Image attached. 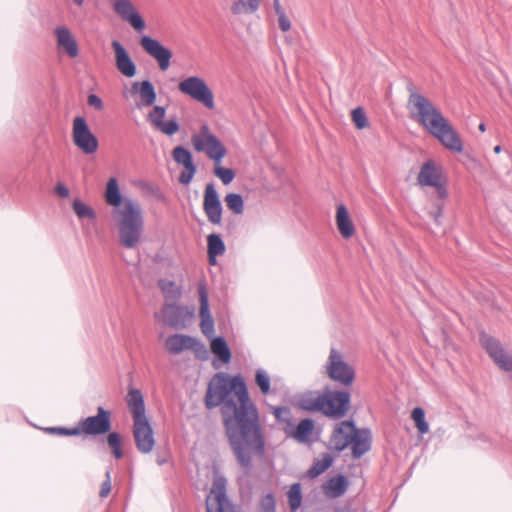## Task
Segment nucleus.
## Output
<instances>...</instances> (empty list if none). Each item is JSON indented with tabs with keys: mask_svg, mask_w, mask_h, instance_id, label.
Here are the masks:
<instances>
[{
	"mask_svg": "<svg viewBox=\"0 0 512 512\" xmlns=\"http://www.w3.org/2000/svg\"><path fill=\"white\" fill-rule=\"evenodd\" d=\"M333 463V457L327 453L315 460L307 474L310 478H315L324 473Z\"/></svg>",
	"mask_w": 512,
	"mask_h": 512,
	"instance_id": "obj_33",
	"label": "nucleus"
},
{
	"mask_svg": "<svg viewBox=\"0 0 512 512\" xmlns=\"http://www.w3.org/2000/svg\"><path fill=\"white\" fill-rule=\"evenodd\" d=\"M326 373L330 379L343 386H350L355 379V370L344 358V355L336 348H331L326 363Z\"/></svg>",
	"mask_w": 512,
	"mask_h": 512,
	"instance_id": "obj_5",
	"label": "nucleus"
},
{
	"mask_svg": "<svg viewBox=\"0 0 512 512\" xmlns=\"http://www.w3.org/2000/svg\"><path fill=\"white\" fill-rule=\"evenodd\" d=\"M139 187L143 190L152 192L154 190V187L152 184L148 182H140Z\"/></svg>",
	"mask_w": 512,
	"mask_h": 512,
	"instance_id": "obj_54",
	"label": "nucleus"
},
{
	"mask_svg": "<svg viewBox=\"0 0 512 512\" xmlns=\"http://www.w3.org/2000/svg\"><path fill=\"white\" fill-rule=\"evenodd\" d=\"M104 198L114 207L112 216L118 230L119 244L134 249L142 240L144 219L141 205L136 200L122 197L118 181L112 177L106 184Z\"/></svg>",
	"mask_w": 512,
	"mask_h": 512,
	"instance_id": "obj_2",
	"label": "nucleus"
},
{
	"mask_svg": "<svg viewBox=\"0 0 512 512\" xmlns=\"http://www.w3.org/2000/svg\"><path fill=\"white\" fill-rule=\"evenodd\" d=\"M87 103L89 106H91L99 111L104 108L102 99L99 96H97L96 94H90L87 98Z\"/></svg>",
	"mask_w": 512,
	"mask_h": 512,
	"instance_id": "obj_49",
	"label": "nucleus"
},
{
	"mask_svg": "<svg viewBox=\"0 0 512 512\" xmlns=\"http://www.w3.org/2000/svg\"><path fill=\"white\" fill-rule=\"evenodd\" d=\"M132 91L139 93L140 105L142 106H152L156 101L155 89L148 80L133 83Z\"/></svg>",
	"mask_w": 512,
	"mask_h": 512,
	"instance_id": "obj_29",
	"label": "nucleus"
},
{
	"mask_svg": "<svg viewBox=\"0 0 512 512\" xmlns=\"http://www.w3.org/2000/svg\"><path fill=\"white\" fill-rule=\"evenodd\" d=\"M479 343L499 369L506 372L512 371V354L506 351L500 340L481 332Z\"/></svg>",
	"mask_w": 512,
	"mask_h": 512,
	"instance_id": "obj_7",
	"label": "nucleus"
},
{
	"mask_svg": "<svg viewBox=\"0 0 512 512\" xmlns=\"http://www.w3.org/2000/svg\"><path fill=\"white\" fill-rule=\"evenodd\" d=\"M411 418L421 434H426L429 431V425L425 420V412L421 407H416L412 410Z\"/></svg>",
	"mask_w": 512,
	"mask_h": 512,
	"instance_id": "obj_38",
	"label": "nucleus"
},
{
	"mask_svg": "<svg viewBox=\"0 0 512 512\" xmlns=\"http://www.w3.org/2000/svg\"><path fill=\"white\" fill-rule=\"evenodd\" d=\"M287 496L291 512H296L302 503L301 485L299 483L291 485Z\"/></svg>",
	"mask_w": 512,
	"mask_h": 512,
	"instance_id": "obj_37",
	"label": "nucleus"
},
{
	"mask_svg": "<svg viewBox=\"0 0 512 512\" xmlns=\"http://www.w3.org/2000/svg\"><path fill=\"white\" fill-rule=\"evenodd\" d=\"M274 416L276 417V419L282 423H285L286 424V427L285 428H288L289 429V425L290 422H289V419H290V410L286 407H276L274 408Z\"/></svg>",
	"mask_w": 512,
	"mask_h": 512,
	"instance_id": "obj_46",
	"label": "nucleus"
},
{
	"mask_svg": "<svg viewBox=\"0 0 512 512\" xmlns=\"http://www.w3.org/2000/svg\"><path fill=\"white\" fill-rule=\"evenodd\" d=\"M77 428H80V434L93 436L106 434L111 429V412L99 406L97 414L83 418Z\"/></svg>",
	"mask_w": 512,
	"mask_h": 512,
	"instance_id": "obj_12",
	"label": "nucleus"
},
{
	"mask_svg": "<svg viewBox=\"0 0 512 512\" xmlns=\"http://www.w3.org/2000/svg\"><path fill=\"white\" fill-rule=\"evenodd\" d=\"M59 51L66 53L70 58H76L79 55V47L75 37L66 26H58L54 30Z\"/></svg>",
	"mask_w": 512,
	"mask_h": 512,
	"instance_id": "obj_20",
	"label": "nucleus"
},
{
	"mask_svg": "<svg viewBox=\"0 0 512 512\" xmlns=\"http://www.w3.org/2000/svg\"><path fill=\"white\" fill-rule=\"evenodd\" d=\"M108 446L111 448L112 453L116 459L123 457L122 440L120 434L117 432H111L107 436Z\"/></svg>",
	"mask_w": 512,
	"mask_h": 512,
	"instance_id": "obj_39",
	"label": "nucleus"
},
{
	"mask_svg": "<svg viewBox=\"0 0 512 512\" xmlns=\"http://www.w3.org/2000/svg\"><path fill=\"white\" fill-rule=\"evenodd\" d=\"M351 118L357 129H365L369 126L368 118L361 107H357L351 112Z\"/></svg>",
	"mask_w": 512,
	"mask_h": 512,
	"instance_id": "obj_40",
	"label": "nucleus"
},
{
	"mask_svg": "<svg viewBox=\"0 0 512 512\" xmlns=\"http://www.w3.org/2000/svg\"><path fill=\"white\" fill-rule=\"evenodd\" d=\"M260 508L262 512H273L275 509V499L272 494L264 495L260 500Z\"/></svg>",
	"mask_w": 512,
	"mask_h": 512,
	"instance_id": "obj_47",
	"label": "nucleus"
},
{
	"mask_svg": "<svg viewBox=\"0 0 512 512\" xmlns=\"http://www.w3.org/2000/svg\"><path fill=\"white\" fill-rule=\"evenodd\" d=\"M335 223L343 238L349 239L355 235V226L352 222L349 211L344 204L337 205Z\"/></svg>",
	"mask_w": 512,
	"mask_h": 512,
	"instance_id": "obj_22",
	"label": "nucleus"
},
{
	"mask_svg": "<svg viewBox=\"0 0 512 512\" xmlns=\"http://www.w3.org/2000/svg\"><path fill=\"white\" fill-rule=\"evenodd\" d=\"M140 45L148 55L157 61L161 71H166L169 68L172 52L158 40L144 35L140 39Z\"/></svg>",
	"mask_w": 512,
	"mask_h": 512,
	"instance_id": "obj_15",
	"label": "nucleus"
},
{
	"mask_svg": "<svg viewBox=\"0 0 512 512\" xmlns=\"http://www.w3.org/2000/svg\"><path fill=\"white\" fill-rule=\"evenodd\" d=\"M255 382L262 394L267 395L270 393V377L264 370H257Z\"/></svg>",
	"mask_w": 512,
	"mask_h": 512,
	"instance_id": "obj_41",
	"label": "nucleus"
},
{
	"mask_svg": "<svg viewBox=\"0 0 512 512\" xmlns=\"http://www.w3.org/2000/svg\"><path fill=\"white\" fill-rule=\"evenodd\" d=\"M111 46L115 54V65L118 71L128 78L134 77L137 72L136 65L127 50L117 40L112 41Z\"/></svg>",
	"mask_w": 512,
	"mask_h": 512,
	"instance_id": "obj_19",
	"label": "nucleus"
},
{
	"mask_svg": "<svg viewBox=\"0 0 512 512\" xmlns=\"http://www.w3.org/2000/svg\"><path fill=\"white\" fill-rule=\"evenodd\" d=\"M299 406L306 411L321 412L332 418H341L349 410L350 394L346 391L309 392L299 399Z\"/></svg>",
	"mask_w": 512,
	"mask_h": 512,
	"instance_id": "obj_4",
	"label": "nucleus"
},
{
	"mask_svg": "<svg viewBox=\"0 0 512 512\" xmlns=\"http://www.w3.org/2000/svg\"><path fill=\"white\" fill-rule=\"evenodd\" d=\"M493 150H494V152H495L496 154H499V153L501 152L502 148H501V146H500V145H497V146H495V147H494V149H493Z\"/></svg>",
	"mask_w": 512,
	"mask_h": 512,
	"instance_id": "obj_58",
	"label": "nucleus"
},
{
	"mask_svg": "<svg viewBox=\"0 0 512 512\" xmlns=\"http://www.w3.org/2000/svg\"><path fill=\"white\" fill-rule=\"evenodd\" d=\"M356 427L352 421H342L335 425L329 438V446L336 451L347 448L351 441Z\"/></svg>",
	"mask_w": 512,
	"mask_h": 512,
	"instance_id": "obj_17",
	"label": "nucleus"
},
{
	"mask_svg": "<svg viewBox=\"0 0 512 512\" xmlns=\"http://www.w3.org/2000/svg\"><path fill=\"white\" fill-rule=\"evenodd\" d=\"M352 454L355 458L361 457L367 451H369L371 446V434L367 429H357L355 430L352 441L350 443Z\"/></svg>",
	"mask_w": 512,
	"mask_h": 512,
	"instance_id": "obj_27",
	"label": "nucleus"
},
{
	"mask_svg": "<svg viewBox=\"0 0 512 512\" xmlns=\"http://www.w3.org/2000/svg\"><path fill=\"white\" fill-rule=\"evenodd\" d=\"M194 149L205 153L215 164H220L226 155V148L215 135L209 132L207 125L202 127L198 136H194Z\"/></svg>",
	"mask_w": 512,
	"mask_h": 512,
	"instance_id": "obj_8",
	"label": "nucleus"
},
{
	"mask_svg": "<svg viewBox=\"0 0 512 512\" xmlns=\"http://www.w3.org/2000/svg\"><path fill=\"white\" fill-rule=\"evenodd\" d=\"M72 209L79 219H96V212L92 207L84 203L81 199H74Z\"/></svg>",
	"mask_w": 512,
	"mask_h": 512,
	"instance_id": "obj_35",
	"label": "nucleus"
},
{
	"mask_svg": "<svg viewBox=\"0 0 512 512\" xmlns=\"http://www.w3.org/2000/svg\"><path fill=\"white\" fill-rule=\"evenodd\" d=\"M210 350L222 363L227 364L230 362L231 351L224 338H213L210 343Z\"/></svg>",
	"mask_w": 512,
	"mask_h": 512,
	"instance_id": "obj_31",
	"label": "nucleus"
},
{
	"mask_svg": "<svg viewBox=\"0 0 512 512\" xmlns=\"http://www.w3.org/2000/svg\"><path fill=\"white\" fill-rule=\"evenodd\" d=\"M407 107L410 116L446 149L456 153L463 151V142L457 131L426 97L419 93H411Z\"/></svg>",
	"mask_w": 512,
	"mask_h": 512,
	"instance_id": "obj_3",
	"label": "nucleus"
},
{
	"mask_svg": "<svg viewBox=\"0 0 512 512\" xmlns=\"http://www.w3.org/2000/svg\"><path fill=\"white\" fill-rule=\"evenodd\" d=\"M441 213H442V212H441V208H439V211H438V213H437V215H436V217H435V218H436V219H438V218L441 216Z\"/></svg>",
	"mask_w": 512,
	"mask_h": 512,
	"instance_id": "obj_59",
	"label": "nucleus"
},
{
	"mask_svg": "<svg viewBox=\"0 0 512 512\" xmlns=\"http://www.w3.org/2000/svg\"><path fill=\"white\" fill-rule=\"evenodd\" d=\"M226 207L234 214L241 215L244 212V200L240 194L228 193L224 198Z\"/></svg>",
	"mask_w": 512,
	"mask_h": 512,
	"instance_id": "obj_36",
	"label": "nucleus"
},
{
	"mask_svg": "<svg viewBox=\"0 0 512 512\" xmlns=\"http://www.w3.org/2000/svg\"><path fill=\"white\" fill-rule=\"evenodd\" d=\"M166 301L177 300L181 295V290L178 284L168 279H160L158 282Z\"/></svg>",
	"mask_w": 512,
	"mask_h": 512,
	"instance_id": "obj_34",
	"label": "nucleus"
},
{
	"mask_svg": "<svg viewBox=\"0 0 512 512\" xmlns=\"http://www.w3.org/2000/svg\"><path fill=\"white\" fill-rule=\"evenodd\" d=\"M203 210L208 221L213 225L222 223V206L219 195L213 183H208L203 195Z\"/></svg>",
	"mask_w": 512,
	"mask_h": 512,
	"instance_id": "obj_13",
	"label": "nucleus"
},
{
	"mask_svg": "<svg viewBox=\"0 0 512 512\" xmlns=\"http://www.w3.org/2000/svg\"><path fill=\"white\" fill-rule=\"evenodd\" d=\"M348 487V481L345 476L338 475L330 478L323 485V492L329 498H338L342 496Z\"/></svg>",
	"mask_w": 512,
	"mask_h": 512,
	"instance_id": "obj_28",
	"label": "nucleus"
},
{
	"mask_svg": "<svg viewBox=\"0 0 512 512\" xmlns=\"http://www.w3.org/2000/svg\"><path fill=\"white\" fill-rule=\"evenodd\" d=\"M112 6L114 12L124 21H127L136 31L144 30L145 22L131 0H112Z\"/></svg>",
	"mask_w": 512,
	"mask_h": 512,
	"instance_id": "obj_16",
	"label": "nucleus"
},
{
	"mask_svg": "<svg viewBox=\"0 0 512 512\" xmlns=\"http://www.w3.org/2000/svg\"><path fill=\"white\" fill-rule=\"evenodd\" d=\"M111 492V470L108 469L105 473V480L101 484V488L99 491V496L101 498H106Z\"/></svg>",
	"mask_w": 512,
	"mask_h": 512,
	"instance_id": "obj_48",
	"label": "nucleus"
},
{
	"mask_svg": "<svg viewBox=\"0 0 512 512\" xmlns=\"http://www.w3.org/2000/svg\"><path fill=\"white\" fill-rule=\"evenodd\" d=\"M126 402L132 414L133 421L147 419L143 395L139 389H130L126 397Z\"/></svg>",
	"mask_w": 512,
	"mask_h": 512,
	"instance_id": "obj_25",
	"label": "nucleus"
},
{
	"mask_svg": "<svg viewBox=\"0 0 512 512\" xmlns=\"http://www.w3.org/2000/svg\"><path fill=\"white\" fill-rule=\"evenodd\" d=\"M273 4H274V9H275L277 16L285 13L279 0H274Z\"/></svg>",
	"mask_w": 512,
	"mask_h": 512,
	"instance_id": "obj_53",
	"label": "nucleus"
},
{
	"mask_svg": "<svg viewBox=\"0 0 512 512\" xmlns=\"http://www.w3.org/2000/svg\"><path fill=\"white\" fill-rule=\"evenodd\" d=\"M166 109L162 106H154L152 111L148 114V120L155 128L158 126V122L164 121Z\"/></svg>",
	"mask_w": 512,
	"mask_h": 512,
	"instance_id": "obj_44",
	"label": "nucleus"
},
{
	"mask_svg": "<svg viewBox=\"0 0 512 512\" xmlns=\"http://www.w3.org/2000/svg\"><path fill=\"white\" fill-rule=\"evenodd\" d=\"M156 462L159 466H162L163 464H165L167 462V460L165 457L158 456L156 459Z\"/></svg>",
	"mask_w": 512,
	"mask_h": 512,
	"instance_id": "obj_55",
	"label": "nucleus"
},
{
	"mask_svg": "<svg viewBox=\"0 0 512 512\" xmlns=\"http://www.w3.org/2000/svg\"><path fill=\"white\" fill-rule=\"evenodd\" d=\"M194 101L202 104L209 111H213L216 107L212 89L198 77H194Z\"/></svg>",
	"mask_w": 512,
	"mask_h": 512,
	"instance_id": "obj_21",
	"label": "nucleus"
},
{
	"mask_svg": "<svg viewBox=\"0 0 512 512\" xmlns=\"http://www.w3.org/2000/svg\"><path fill=\"white\" fill-rule=\"evenodd\" d=\"M417 181L421 186L434 187L440 199H447L448 191L446 188V178L443 174L442 167L433 160H428L422 165Z\"/></svg>",
	"mask_w": 512,
	"mask_h": 512,
	"instance_id": "obj_6",
	"label": "nucleus"
},
{
	"mask_svg": "<svg viewBox=\"0 0 512 512\" xmlns=\"http://www.w3.org/2000/svg\"><path fill=\"white\" fill-rule=\"evenodd\" d=\"M73 2L76 6L81 7L84 4L85 0H73Z\"/></svg>",
	"mask_w": 512,
	"mask_h": 512,
	"instance_id": "obj_56",
	"label": "nucleus"
},
{
	"mask_svg": "<svg viewBox=\"0 0 512 512\" xmlns=\"http://www.w3.org/2000/svg\"><path fill=\"white\" fill-rule=\"evenodd\" d=\"M214 174L223 182V184L227 185L231 183L235 177V173L230 168H225L220 166L219 164H215Z\"/></svg>",
	"mask_w": 512,
	"mask_h": 512,
	"instance_id": "obj_42",
	"label": "nucleus"
},
{
	"mask_svg": "<svg viewBox=\"0 0 512 512\" xmlns=\"http://www.w3.org/2000/svg\"><path fill=\"white\" fill-rule=\"evenodd\" d=\"M259 8V0H233L231 12L235 15L250 14Z\"/></svg>",
	"mask_w": 512,
	"mask_h": 512,
	"instance_id": "obj_32",
	"label": "nucleus"
},
{
	"mask_svg": "<svg viewBox=\"0 0 512 512\" xmlns=\"http://www.w3.org/2000/svg\"><path fill=\"white\" fill-rule=\"evenodd\" d=\"M173 159L176 163L184 166V171L179 176L182 184H188L192 180V154L189 150L182 146H177L172 152Z\"/></svg>",
	"mask_w": 512,
	"mask_h": 512,
	"instance_id": "obj_23",
	"label": "nucleus"
},
{
	"mask_svg": "<svg viewBox=\"0 0 512 512\" xmlns=\"http://www.w3.org/2000/svg\"><path fill=\"white\" fill-rule=\"evenodd\" d=\"M226 247L218 234H210L207 237V253L210 265L217 264V257L225 253Z\"/></svg>",
	"mask_w": 512,
	"mask_h": 512,
	"instance_id": "obj_30",
	"label": "nucleus"
},
{
	"mask_svg": "<svg viewBox=\"0 0 512 512\" xmlns=\"http://www.w3.org/2000/svg\"><path fill=\"white\" fill-rule=\"evenodd\" d=\"M207 407L222 405L226 433L239 464L248 468L253 456L264 454L258 411L241 376L216 374L209 383Z\"/></svg>",
	"mask_w": 512,
	"mask_h": 512,
	"instance_id": "obj_1",
	"label": "nucleus"
},
{
	"mask_svg": "<svg viewBox=\"0 0 512 512\" xmlns=\"http://www.w3.org/2000/svg\"><path fill=\"white\" fill-rule=\"evenodd\" d=\"M315 425L311 419L301 420L295 427L289 425L284 428L285 433L299 443H308L311 440Z\"/></svg>",
	"mask_w": 512,
	"mask_h": 512,
	"instance_id": "obj_24",
	"label": "nucleus"
},
{
	"mask_svg": "<svg viewBox=\"0 0 512 512\" xmlns=\"http://www.w3.org/2000/svg\"><path fill=\"white\" fill-rule=\"evenodd\" d=\"M207 512H235L226 496V479L215 476L210 493L206 499Z\"/></svg>",
	"mask_w": 512,
	"mask_h": 512,
	"instance_id": "obj_10",
	"label": "nucleus"
},
{
	"mask_svg": "<svg viewBox=\"0 0 512 512\" xmlns=\"http://www.w3.org/2000/svg\"><path fill=\"white\" fill-rule=\"evenodd\" d=\"M45 431L49 434H56L61 436H77L80 434V428H65V427H47Z\"/></svg>",
	"mask_w": 512,
	"mask_h": 512,
	"instance_id": "obj_45",
	"label": "nucleus"
},
{
	"mask_svg": "<svg viewBox=\"0 0 512 512\" xmlns=\"http://www.w3.org/2000/svg\"><path fill=\"white\" fill-rule=\"evenodd\" d=\"M55 192L62 198H67L70 195L69 189L62 183L55 186Z\"/></svg>",
	"mask_w": 512,
	"mask_h": 512,
	"instance_id": "obj_52",
	"label": "nucleus"
},
{
	"mask_svg": "<svg viewBox=\"0 0 512 512\" xmlns=\"http://www.w3.org/2000/svg\"><path fill=\"white\" fill-rule=\"evenodd\" d=\"M179 88L183 93L192 96V77H188L182 81L179 85Z\"/></svg>",
	"mask_w": 512,
	"mask_h": 512,
	"instance_id": "obj_51",
	"label": "nucleus"
},
{
	"mask_svg": "<svg viewBox=\"0 0 512 512\" xmlns=\"http://www.w3.org/2000/svg\"><path fill=\"white\" fill-rule=\"evenodd\" d=\"M155 129L163 134L172 136L179 130V124L176 120L162 121L158 122V126Z\"/></svg>",
	"mask_w": 512,
	"mask_h": 512,
	"instance_id": "obj_43",
	"label": "nucleus"
},
{
	"mask_svg": "<svg viewBox=\"0 0 512 512\" xmlns=\"http://www.w3.org/2000/svg\"><path fill=\"white\" fill-rule=\"evenodd\" d=\"M198 296H199V317H200V329L201 332L211 338L214 334V319L209 310L208 303V292L203 284H198Z\"/></svg>",
	"mask_w": 512,
	"mask_h": 512,
	"instance_id": "obj_18",
	"label": "nucleus"
},
{
	"mask_svg": "<svg viewBox=\"0 0 512 512\" xmlns=\"http://www.w3.org/2000/svg\"><path fill=\"white\" fill-rule=\"evenodd\" d=\"M133 438L139 452L150 453L155 445L153 429L148 419L133 421Z\"/></svg>",
	"mask_w": 512,
	"mask_h": 512,
	"instance_id": "obj_14",
	"label": "nucleus"
},
{
	"mask_svg": "<svg viewBox=\"0 0 512 512\" xmlns=\"http://www.w3.org/2000/svg\"><path fill=\"white\" fill-rule=\"evenodd\" d=\"M155 318L169 327L181 329L192 318V311L182 306L167 303L159 312L155 313Z\"/></svg>",
	"mask_w": 512,
	"mask_h": 512,
	"instance_id": "obj_11",
	"label": "nucleus"
},
{
	"mask_svg": "<svg viewBox=\"0 0 512 512\" xmlns=\"http://www.w3.org/2000/svg\"><path fill=\"white\" fill-rule=\"evenodd\" d=\"M478 129L481 131V132H485L486 130V126L484 123H480L479 126H478Z\"/></svg>",
	"mask_w": 512,
	"mask_h": 512,
	"instance_id": "obj_57",
	"label": "nucleus"
},
{
	"mask_svg": "<svg viewBox=\"0 0 512 512\" xmlns=\"http://www.w3.org/2000/svg\"><path fill=\"white\" fill-rule=\"evenodd\" d=\"M279 28L283 32H287L291 29V22L287 17L286 13L278 15Z\"/></svg>",
	"mask_w": 512,
	"mask_h": 512,
	"instance_id": "obj_50",
	"label": "nucleus"
},
{
	"mask_svg": "<svg viewBox=\"0 0 512 512\" xmlns=\"http://www.w3.org/2000/svg\"><path fill=\"white\" fill-rule=\"evenodd\" d=\"M72 139L75 146L84 154H94L99 147L97 137L91 132L83 117H75L72 127Z\"/></svg>",
	"mask_w": 512,
	"mask_h": 512,
	"instance_id": "obj_9",
	"label": "nucleus"
},
{
	"mask_svg": "<svg viewBox=\"0 0 512 512\" xmlns=\"http://www.w3.org/2000/svg\"><path fill=\"white\" fill-rule=\"evenodd\" d=\"M165 349L171 355H178L186 350H192V336L173 334L166 338Z\"/></svg>",
	"mask_w": 512,
	"mask_h": 512,
	"instance_id": "obj_26",
	"label": "nucleus"
}]
</instances>
